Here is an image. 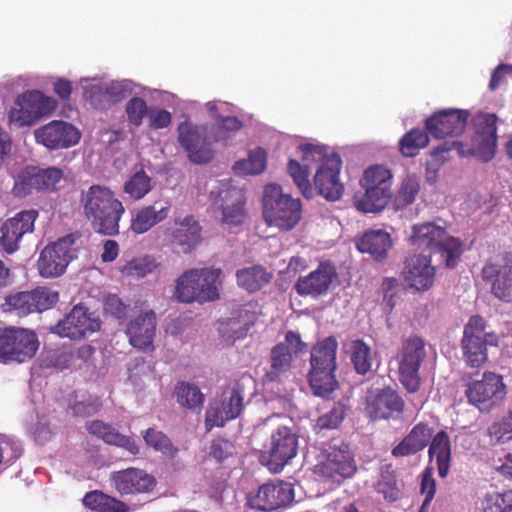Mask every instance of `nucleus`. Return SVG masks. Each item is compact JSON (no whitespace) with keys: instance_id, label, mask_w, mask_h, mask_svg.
Here are the masks:
<instances>
[{"instance_id":"23","label":"nucleus","mask_w":512,"mask_h":512,"mask_svg":"<svg viewBox=\"0 0 512 512\" xmlns=\"http://www.w3.org/2000/svg\"><path fill=\"white\" fill-rule=\"evenodd\" d=\"M470 113L464 109H443L425 120V129L436 139L461 135L467 125Z\"/></svg>"},{"instance_id":"49","label":"nucleus","mask_w":512,"mask_h":512,"mask_svg":"<svg viewBox=\"0 0 512 512\" xmlns=\"http://www.w3.org/2000/svg\"><path fill=\"white\" fill-rule=\"evenodd\" d=\"M350 359L360 375H365L371 370L374 360L370 347L363 340H355L351 343Z\"/></svg>"},{"instance_id":"12","label":"nucleus","mask_w":512,"mask_h":512,"mask_svg":"<svg viewBox=\"0 0 512 512\" xmlns=\"http://www.w3.org/2000/svg\"><path fill=\"white\" fill-rule=\"evenodd\" d=\"M17 105L18 107L10 110L9 120L23 127L30 126L41 117L50 115L56 109L57 102L40 91H30L18 98Z\"/></svg>"},{"instance_id":"9","label":"nucleus","mask_w":512,"mask_h":512,"mask_svg":"<svg viewBox=\"0 0 512 512\" xmlns=\"http://www.w3.org/2000/svg\"><path fill=\"white\" fill-rule=\"evenodd\" d=\"M298 436L286 426L278 427L261 453L262 462L274 473L280 472L297 454Z\"/></svg>"},{"instance_id":"57","label":"nucleus","mask_w":512,"mask_h":512,"mask_svg":"<svg viewBox=\"0 0 512 512\" xmlns=\"http://www.w3.org/2000/svg\"><path fill=\"white\" fill-rule=\"evenodd\" d=\"M149 110L145 100L140 97L131 98L126 105L128 120L136 127L142 124L144 117L148 116Z\"/></svg>"},{"instance_id":"52","label":"nucleus","mask_w":512,"mask_h":512,"mask_svg":"<svg viewBox=\"0 0 512 512\" xmlns=\"http://www.w3.org/2000/svg\"><path fill=\"white\" fill-rule=\"evenodd\" d=\"M152 190V180L140 170L131 176L124 184L123 191L133 200H140Z\"/></svg>"},{"instance_id":"45","label":"nucleus","mask_w":512,"mask_h":512,"mask_svg":"<svg viewBox=\"0 0 512 512\" xmlns=\"http://www.w3.org/2000/svg\"><path fill=\"white\" fill-rule=\"evenodd\" d=\"M83 504L96 512H128L124 502L99 490L88 492L83 498Z\"/></svg>"},{"instance_id":"30","label":"nucleus","mask_w":512,"mask_h":512,"mask_svg":"<svg viewBox=\"0 0 512 512\" xmlns=\"http://www.w3.org/2000/svg\"><path fill=\"white\" fill-rule=\"evenodd\" d=\"M201 231L199 222L187 215L182 220L176 219L174 225L166 229V236L172 246L187 254L201 242Z\"/></svg>"},{"instance_id":"35","label":"nucleus","mask_w":512,"mask_h":512,"mask_svg":"<svg viewBox=\"0 0 512 512\" xmlns=\"http://www.w3.org/2000/svg\"><path fill=\"white\" fill-rule=\"evenodd\" d=\"M360 253L369 254L376 262H384L392 248L391 235L383 229L366 231L356 242Z\"/></svg>"},{"instance_id":"58","label":"nucleus","mask_w":512,"mask_h":512,"mask_svg":"<svg viewBox=\"0 0 512 512\" xmlns=\"http://www.w3.org/2000/svg\"><path fill=\"white\" fill-rule=\"evenodd\" d=\"M120 271L126 276L144 277L152 271V262L148 257L132 259Z\"/></svg>"},{"instance_id":"64","label":"nucleus","mask_w":512,"mask_h":512,"mask_svg":"<svg viewBox=\"0 0 512 512\" xmlns=\"http://www.w3.org/2000/svg\"><path fill=\"white\" fill-rule=\"evenodd\" d=\"M512 73V66L507 64L498 65L491 75V79L489 82L490 90H496L501 82L504 80L506 73Z\"/></svg>"},{"instance_id":"59","label":"nucleus","mask_w":512,"mask_h":512,"mask_svg":"<svg viewBox=\"0 0 512 512\" xmlns=\"http://www.w3.org/2000/svg\"><path fill=\"white\" fill-rule=\"evenodd\" d=\"M420 490L421 493L425 495V499L422 504V507H425L431 503L436 493V482L433 478L432 468L430 467H427L422 472Z\"/></svg>"},{"instance_id":"14","label":"nucleus","mask_w":512,"mask_h":512,"mask_svg":"<svg viewBox=\"0 0 512 512\" xmlns=\"http://www.w3.org/2000/svg\"><path fill=\"white\" fill-rule=\"evenodd\" d=\"M475 134L469 153L483 162L490 161L497 149V116L480 112L473 118Z\"/></svg>"},{"instance_id":"48","label":"nucleus","mask_w":512,"mask_h":512,"mask_svg":"<svg viewBox=\"0 0 512 512\" xmlns=\"http://www.w3.org/2000/svg\"><path fill=\"white\" fill-rule=\"evenodd\" d=\"M429 143L428 134L421 129H412L405 133L399 141L400 152L405 157L416 156L420 149Z\"/></svg>"},{"instance_id":"29","label":"nucleus","mask_w":512,"mask_h":512,"mask_svg":"<svg viewBox=\"0 0 512 512\" xmlns=\"http://www.w3.org/2000/svg\"><path fill=\"white\" fill-rule=\"evenodd\" d=\"M243 390L237 384L225 394L220 405L209 407L205 415V427L207 431L214 427H223L228 421L236 419L243 411Z\"/></svg>"},{"instance_id":"38","label":"nucleus","mask_w":512,"mask_h":512,"mask_svg":"<svg viewBox=\"0 0 512 512\" xmlns=\"http://www.w3.org/2000/svg\"><path fill=\"white\" fill-rule=\"evenodd\" d=\"M429 447L430 461L436 462L438 475L441 478L447 476L450 467L451 459V445L450 439L446 431H439L433 438H431Z\"/></svg>"},{"instance_id":"16","label":"nucleus","mask_w":512,"mask_h":512,"mask_svg":"<svg viewBox=\"0 0 512 512\" xmlns=\"http://www.w3.org/2000/svg\"><path fill=\"white\" fill-rule=\"evenodd\" d=\"M298 149L302 154V162L290 159L287 167L288 173L302 195L307 199H311L313 197V188L309 181V165L312 162H321L322 164L329 155L326 154V148L324 146L310 143L302 144Z\"/></svg>"},{"instance_id":"25","label":"nucleus","mask_w":512,"mask_h":512,"mask_svg":"<svg viewBox=\"0 0 512 512\" xmlns=\"http://www.w3.org/2000/svg\"><path fill=\"white\" fill-rule=\"evenodd\" d=\"M114 489L121 495H140L152 492L156 485V478L145 470L129 467L114 471L110 475Z\"/></svg>"},{"instance_id":"46","label":"nucleus","mask_w":512,"mask_h":512,"mask_svg":"<svg viewBox=\"0 0 512 512\" xmlns=\"http://www.w3.org/2000/svg\"><path fill=\"white\" fill-rule=\"evenodd\" d=\"M420 192V180L415 174H407L395 194L394 206L402 210L413 204Z\"/></svg>"},{"instance_id":"41","label":"nucleus","mask_w":512,"mask_h":512,"mask_svg":"<svg viewBox=\"0 0 512 512\" xmlns=\"http://www.w3.org/2000/svg\"><path fill=\"white\" fill-rule=\"evenodd\" d=\"M292 361L293 354L289 345L278 343L271 349L270 367L265 374V378L270 382L279 380L290 369Z\"/></svg>"},{"instance_id":"27","label":"nucleus","mask_w":512,"mask_h":512,"mask_svg":"<svg viewBox=\"0 0 512 512\" xmlns=\"http://www.w3.org/2000/svg\"><path fill=\"white\" fill-rule=\"evenodd\" d=\"M325 453V460L315 466L316 474L335 479L336 477L348 478L355 473L356 466L347 444L331 445Z\"/></svg>"},{"instance_id":"47","label":"nucleus","mask_w":512,"mask_h":512,"mask_svg":"<svg viewBox=\"0 0 512 512\" xmlns=\"http://www.w3.org/2000/svg\"><path fill=\"white\" fill-rule=\"evenodd\" d=\"M177 402L190 410L200 411L204 403V394L196 385L179 382L174 389Z\"/></svg>"},{"instance_id":"36","label":"nucleus","mask_w":512,"mask_h":512,"mask_svg":"<svg viewBox=\"0 0 512 512\" xmlns=\"http://www.w3.org/2000/svg\"><path fill=\"white\" fill-rule=\"evenodd\" d=\"M432 435L433 429L428 424L420 422L392 449L391 454L394 457L416 454L429 444Z\"/></svg>"},{"instance_id":"19","label":"nucleus","mask_w":512,"mask_h":512,"mask_svg":"<svg viewBox=\"0 0 512 512\" xmlns=\"http://www.w3.org/2000/svg\"><path fill=\"white\" fill-rule=\"evenodd\" d=\"M34 137L38 144L49 150L68 149L79 143L81 133L78 128L63 120H52L35 129Z\"/></svg>"},{"instance_id":"44","label":"nucleus","mask_w":512,"mask_h":512,"mask_svg":"<svg viewBox=\"0 0 512 512\" xmlns=\"http://www.w3.org/2000/svg\"><path fill=\"white\" fill-rule=\"evenodd\" d=\"M256 314L242 306L231 313L226 322V332L234 339L244 338L255 324Z\"/></svg>"},{"instance_id":"56","label":"nucleus","mask_w":512,"mask_h":512,"mask_svg":"<svg viewBox=\"0 0 512 512\" xmlns=\"http://www.w3.org/2000/svg\"><path fill=\"white\" fill-rule=\"evenodd\" d=\"M488 435L491 440L497 443H505L512 439V413L502 418L500 421L494 422L488 428Z\"/></svg>"},{"instance_id":"51","label":"nucleus","mask_w":512,"mask_h":512,"mask_svg":"<svg viewBox=\"0 0 512 512\" xmlns=\"http://www.w3.org/2000/svg\"><path fill=\"white\" fill-rule=\"evenodd\" d=\"M243 122L236 116L215 117V128L212 135L213 142L227 141L231 135L243 128Z\"/></svg>"},{"instance_id":"3","label":"nucleus","mask_w":512,"mask_h":512,"mask_svg":"<svg viewBox=\"0 0 512 512\" xmlns=\"http://www.w3.org/2000/svg\"><path fill=\"white\" fill-rule=\"evenodd\" d=\"M221 269H190L176 280L172 298L180 303H205L219 298Z\"/></svg>"},{"instance_id":"60","label":"nucleus","mask_w":512,"mask_h":512,"mask_svg":"<svg viewBox=\"0 0 512 512\" xmlns=\"http://www.w3.org/2000/svg\"><path fill=\"white\" fill-rule=\"evenodd\" d=\"M128 92V85L121 81H112L105 86L103 96L107 101L119 102L126 97Z\"/></svg>"},{"instance_id":"28","label":"nucleus","mask_w":512,"mask_h":512,"mask_svg":"<svg viewBox=\"0 0 512 512\" xmlns=\"http://www.w3.org/2000/svg\"><path fill=\"white\" fill-rule=\"evenodd\" d=\"M435 267L431 265L429 256L410 254L404 261L402 276L410 288L417 291L429 290L435 281Z\"/></svg>"},{"instance_id":"6","label":"nucleus","mask_w":512,"mask_h":512,"mask_svg":"<svg viewBox=\"0 0 512 512\" xmlns=\"http://www.w3.org/2000/svg\"><path fill=\"white\" fill-rule=\"evenodd\" d=\"M426 358L425 341L418 336L405 338L397 353L398 379L409 393L421 386L420 368Z\"/></svg>"},{"instance_id":"50","label":"nucleus","mask_w":512,"mask_h":512,"mask_svg":"<svg viewBox=\"0 0 512 512\" xmlns=\"http://www.w3.org/2000/svg\"><path fill=\"white\" fill-rule=\"evenodd\" d=\"M143 438L148 447L153 448L170 459L175 458L179 451L167 435L154 428L147 429Z\"/></svg>"},{"instance_id":"53","label":"nucleus","mask_w":512,"mask_h":512,"mask_svg":"<svg viewBox=\"0 0 512 512\" xmlns=\"http://www.w3.org/2000/svg\"><path fill=\"white\" fill-rule=\"evenodd\" d=\"M480 512H512V493H487L481 500Z\"/></svg>"},{"instance_id":"31","label":"nucleus","mask_w":512,"mask_h":512,"mask_svg":"<svg viewBox=\"0 0 512 512\" xmlns=\"http://www.w3.org/2000/svg\"><path fill=\"white\" fill-rule=\"evenodd\" d=\"M156 326V315L153 311L142 313L132 319L126 329L130 344L138 350L152 352Z\"/></svg>"},{"instance_id":"55","label":"nucleus","mask_w":512,"mask_h":512,"mask_svg":"<svg viewBox=\"0 0 512 512\" xmlns=\"http://www.w3.org/2000/svg\"><path fill=\"white\" fill-rule=\"evenodd\" d=\"M346 416V406L340 402L326 413L322 414L316 420L315 427L319 430H331L340 426Z\"/></svg>"},{"instance_id":"5","label":"nucleus","mask_w":512,"mask_h":512,"mask_svg":"<svg viewBox=\"0 0 512 512\" xmlns=\"http://www.w3.org/2000/svg\"><path fill=\"white\" fill-rule=\"evenodd\" d=\"M411 240L419 247H425L440 255L447 268H455L463 252L459 239L448 236L443 227L434 223H423L412 227Z\"/></svg>"},{"instance_id":"7","label":"nucleus","mask_w":512,"mask_h":512,"mask_svg":"<svg viewBox=\"0 0 512 512\" xmlns=\"http://www.w3.org/2000/svg\"><path fill=\"white\" fill-rule=\"evenodd\" d=\"M77 239L75 234H68L46 245L37 260L39 275L47 279L62 276L70 262L77 257Z\"/></svg>"},{"instance_id":"8","label":"nucleus","mask_w":512,"mask_h":512,"mask_svg":"<svg viewBox=\"0 0 512 512\" xmlns=\"http://www.w3.org/2000/svg\"><path fill=\"white\" fill-rule=\"evenodd\" d=\"M39 349L37 334L29 329L8 327L0 330V362L24 363L31 360Z\"/></svg>"},{"instance_id":"43","label":"nucleus","mask_w":512,"mask_h":512,"mask_svg":"<svg viewBox=\"0 0 512 512\" xmlns=\"http://www.w3.org/2000/svg\"><path fill=\"white\" fill-rule=\"evenodd\" d=\"M272 277V274L261 265L246 267L236 273L238 285L249 292L260 290L271 281Z\"/></svg>"},{"instance_id":"1","label":"nucleus","mask_w":512,"mask_h":512,"mask_svg":"<svg viewBox=\"0 0 512 512\" xmlns=\"http://www.w3.org/2000/svg\"><path fill=\"white\" fill-rule=\"evenodd\" d=\"M83 215L95 233L116 236L120 232V220L125 214L123 203L107 186L93 184L80 194Z\"/></svg>"},{"instance_id":"37","label":"nucleus","mask_w":512,"mask_h":512,"mask_svg":"<svg viewBox=\"0 0 512 512\" xmlns=\"http://www.w3.org/2000/svg\"><path fill=\"white\" fill-rule=\"evenodd\" d=\"M170 213V206L159 209L155 205H147L138 209L132 216L130 229L136 234H144L157 224L164 221Z\"/></svg>"},{"instance_id":"40","label":"nucleus","mask_w":512,"mask_h":512,"mask_svg":"<svg viewBox=\"0 0 512 512\" xmlns=\"http://www.w3.org/2000/svg\"><path fill=\"white\" fill-rule=\"evenodd\" d=\"M374 489L389 503H394L401 498L402 487L397 480L396 472L392 465L389 464L381 467L379 478L374 484Z\"/></svg>"},{"instance_id":"62","label":"nucleus","mask_w":512,"mask_h":512,"mask_svg":"<svg viewBox=\"0 0 512 512\" xmlns=\"http://www.w3.org/2000/svg\"><path fill=\"white\" fill-rule=\"evenodd\" d=\"M233 444L225 439H217L212 442L210 454L219 462L224 461L226 458L233 454Z\"/></svg>"},{"instance_id":"34","label":"nucleus","mask_w":512,"mask_h":512,"mask_svg":"<svg viewBox=\"0 0 512 512\" xmlns=\"http://www.w3.org/2000/svg\"><path fill=\"white\" fill-rule=\"evenodd\" d=\"M86 429L89 434L101 439L106 444L123 448L132 455H137L140 451L133 437L120 433L111 424L101 420H93L86 423Z\"/></svg>"},{"instance_id":"21","label":"nucleus","mask_w":512,"mask_h":512,"mask_svg":"<svg viewBox=\"0 0 512 512\" xmlns=\"http://www.w3.org/2000/svg\"><path fill=\"white\" fill-rule=\"evenodd\" d=\"M485 328V320L479 315L472 316L464 327L461 347L465 363L471 368H479L488 359L483 340Z\"/></svg>"},{"instance_id":"11","label":"nucleus","mask_w":512,"mask_h":512,"mask_svg":"<svg viewBox=\"0 0 512 512\" xmlns=\"http://www.w3.org/2000/svg\"><path fill=\"white\" fill-rule=\"evenodd\" d=\"M59 301V293L48 287H37L31 291H22L5 298L4 310L23 317L31 313L52 308Z\"/></svg>"},{"instance_id":"61","label":"nucleus","mask_w":512,"mask_h":512,"mask_svg":"<svg viewBox=\"0 0 512 512\" xmlns=\"http://www.w3.org/2000/svg\"><path fill=\"white\" fill-rule=\"evenodd\" d=\"M149 125L153 129H163L170 125L172 116L171 113L165 109L152 108L148 113Z\"/></svg>"},{"instance_id":"2","label":"nucleus","mask_w":512,"mask_h":512,"mask_svg":"<svg viewBox=\"0 0 512 512\" xmlns=\"http://www.w3.org/2000/svg\"><path fill=\"white\" fill-rule=\"evenodd\" d=\"M263 217L270 227H276L280 231L293 230L302 219V202L282 191L277 184H268L264 187Z\"/></svg>"},{"instance_id":"63","label":"nucleus","mask_w":512,"mask_h":512,"mask_svg":"<svg viewBox=\"0 0 512 512\" xmlns=\"http://www.w3.org/2000/svg\"><path fill=\"white\" fill-rule=\"evenodd\" d=\"M101 403L98 398L91 399L88 401L76 402L73 406V412L78 416H90L99 411Z\"/></svg>"},{"instance_id":"4","label":"nucleus","mask_w":512,"mask_h":512,"mask_svg":"<svg viewBox=\"0 0 512 512\" xmlns=\"http://www.w3.org/2000/svg\"><path fill=\"white\" fill-rule=\"evenodd\" d=\"M365 193L355 200L356 208L364 213H379L392 198L393 173L384 165L365 169L360 180Z\"/></svg>"},{"instance_id":"13","label":"nucleus","mask_w":512,"mask_h":512,"mask_svg":"<svg viewBox=\"0 0 512 512\" xmlns=\"http://www.w3.org/2000/svg\"><path fill=\"white\" fill-rule=\"evenodd\" d=\"M405 401L391 387L371 390L367 393L365 411L373 421L398 420L402 417Z\"/></svg>"},{"instance_id":"15","label":"nucleus","mask_w":512,"mask_h":512,"mask_svg":"<svg viewBox=\"0 0 512 512\" xmlns=\"http://www.w3.org/2000/svg\"><path fill=\"white\" fill-rule=\"evenodd\" d=\"M63 177V171L57 167L27 166L18 175L14 191L19 196H26L33 190L56 191Z\"/></svg>"},{"instance_id":"24","label":"nucleus","mask_w":512,"mask_h":512,"mask_svg":"<svg viewBox=\"0 0 512 512\" xmlns=\"http://www.w3.org/2000/svg\"><path fill=\"white\" fill-rule=\"evenodd\" d=\"M178 141L186 151L189 160L196 164H205L214 157L211 148L213 142L208 137H202L197 125L186 120L178 125Z\"/></svg>"},{"instance_id":"26","label":"nucleus","mask_w":512,"mask_h":512,"mask_svg":"<svg viewBox=\"0 0 512 512\" xmlns=\"http://www.w3.org/2000/svg\"><path fill=\"white\" fill-rule=\"evenodd\" d=\"M342 160L338 153H332L317 169L314 186L319 195L326 200L336 201L344 192V185L339 180Z\"/></svg>"},{"instance_id":"20","label":"nucleus","mask_w":512,"mask_h":512,"mask_svg":"<svg viewBox=\"0 0 512 512\" xmlns=\"http://www.w3.org/2000/svg\"><path fill=\"white\" fill-rule=\"evenodd\" d=\"M38 215L35 209L22 210L1 223L0 247L4 252L12 254L19 249V243L24 235L34 231Z\"/></svg>"},{"instance_id":"17","label":"nucleus","mask_w":512,"mask_h":512,"mask_svg":"<svg viewBox=\"0 0 512 512\" xmlns=\"http://www.w3.org/2000/svg\"><path fill=\"white\" fill-rule=\"evenodd\" d=\"M101 327L99 319L93 317L87 307L75 305L70 312L51 328L60 337L80 340L98 331Z\"/></svg>"},{"instance_id":"32","label":"nucleus","mask_w":512,"mask_h":512,"mask_svg":"<svg viewBox=\"0 0 512 512\" xmlns=\"http://www.w3.org/2000/svg\"><path fill=\"white\" fill-rule=\"evenodd\" d=\"M336 277L337 273L333 266L327 263H320L316 270L300 277L295 283L294 289L301 296L316 298L327 294Z\"/></svg>"},{"instance_id":"22","label":"nucleus","mask_w":512,"mask_h":512,"mask_svg":"<svg viewBox=\"0 0 512 512\" xmlns=\"http://www.w3.org/2000/svg\"><path fill=\"white\" fill-rule=\"evenodd\" d=\"M482 277L491 281V293L500 301L512 302V253H505L482 268Z\"/></svg>"},{"instance_id":"33","label":"nucleus","mask_w":512,"mask_h":512,"mask_svg":"<svg viewBox=\"0 0 512 512\" xmlns=\"http://www.w3.org/2000/svg\"><path fill=\"white\" fill-rule=\"evenodd\" d=\"M221 223L227 226H238L246 219V197L242 189L229 187L220 192Z\"/></svg>"},{"instance_id":"54","label":"nucleus","mask_w":512,"mask_h":512,"mask_svg":"<svg viewBox=\"0 0 512 512\" xmlns=\"http://www.w3.org/2000/svg\"><path fill=\"white\" fill-rule=\"evenodd\" d=\"M266 162L267 155L265 150L262 148H256L249 153L246 160L236 162L234 169L243 171L246 174L257 175L265 170Z\"/></svg>"},{"instance_id":"42","label":"nucleus","mask_w":512,"mask_h":512,"mask_svg":"<svg viewBox=\"0 0 512 512\" xmlns=\"http://www.w3.org/2000/svg\"><path fill=\"white\" fill-rule=\"evenodd\" d=\"M338 342L334 336H329L318 342L311 350V367L337 368L336 353Z\"/></svg>"},{"instance_id":"10","label":"nucleus","mask_w":512,"mask_h":512,"mask_svg":"<svg viewBox=\"0 0 512 512\" xmlns=\"http://www.w3.org/2000/svg\"><path fill=\"white\" fill-rule=\"evenodd\" d=\"M507 394L503 377L494 372H485L481 380L467 385L465 395L468 402L481 411L489 410L501 403Z\"/></svg>"},{"instance_id":"39","label":"nucleus","mask_w":512,"mask_h":512,"mask_svg":"<svg viewBox=\"0 0 512 512\" xmlns=\"http://www.w3.org/2000/svg\"><path fill=\"white\" fill-rule=\"evenodd\" d=\"M335 370L336 368L311 367L308 380L316 396L328 397L338 388Z\"/></svg>"},{"instance_id":"18","label":"nucleus","mask_w":512,"mask_h":512,"mask_svg":"<svg viewBox=\"0 0 512 512\" xmlns=\"http://www.w3.org/2000/svg\"><path fill=\"white\" fill-rule=\"evenodd\" d=\"M294 490L290 483L278 481L261 485L255 493L247 496V505L254 510L272 512L290 504Z\"/></svg>"}]
</instances>
